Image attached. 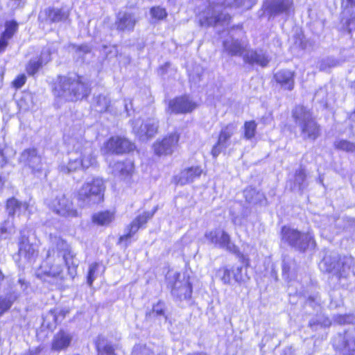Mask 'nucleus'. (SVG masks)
Wrapping results in <instances>:
<instances>
[{"mask_svg":"<svg viewBox=\"0 0 355 355\" xmlns=\"http://www.w3.org/2000/svg\"><path fill=\"white\" fill-rule=\"evenodd\" d=\"M64 263L67 267L69 275L73 279L78 261L69 249L68 244L63 239L55 237L52 239L51 248L46 252L45 260L36 271L37 277L55 287L61 286Z\"/></svg>","mask_w":355,"mask_h":355,"instance_id":"1","label":"nucleus"},{"mask_svg":"<svg viewBox=\"0 0 355 355\" xmlns=\"http://www.w3.org/2000/svg\"><path fill=\"white\" fill-rule=\"evenodd\" d=\"M85 130L80 126H74L64 135V142L70 155L67 165L60 166L61 172L67 174L80 167L87 168L96 164L93 144L83 137Z\"/></svg>","mask_w":355,"mask_h":355,"instance_id":"2","label":"nucleus"},{"mask_svg":"<svg viewBox=\"0 0 355 355\" xmlns=\"http://www.w3.org/2000/svg\"><path fill=\"white\" fill-rule=\"evenodd\" d=\"M90 92L86 79L76 74L58 76L53 87L55 96L71 102L87 97Z\"/></svg>","mask_w":355,"mask_h":355,"instance_id":"3","label":"nucleus"},{"mask_svg":"<svg viewBox=\"0 0 355 355\" xmlns=\"http://www.w3.org/2000/svg\"><path fill=\"white\" fill-rule=\"evenodd\" d=\"M243 2L244 0H208L207 8L199 15L200 26H227L231 17L225 11L226 8L240 7Z\"/></svg>","mask_w":355,"mask_h":355,"instance_id":"4","label":"nucleus"},{"mask_svg":"<svg viewBox=\"0 0 355 355\" xmlns=\"http://www.w3.org/2000/svg\"><path fill=\"white\" fill-rule=\"evenodd\" d=\"M291 116L302 139L315 141L320 136V125L310 109L304 105H296L292 110Z\"/></svg>","mask_w":355,"mask_h":355,"instance_id":"5","label":"nucleus"},{"mask_svg":"<svg viewBox=\"0 0 355 355\" xmlns=\"http://www.w3.org/2000/svg\"><path fill=\"white\" fill-rule=\"evenodd\" d=\"M105 185L99 178L86 181L77 191L76 199L79 207L89 208L103 201Z\"/></svg>","mask_w":355,"mask_h":355,"instance_id":"6","label":"nucleus"},{"mask_svg":"<svg viewBox=\"0 0 355 355\" xmlns=\"http://www.w3.org/2000/svg\"><path fill=\"white\" fill-rule=\"evenodd\" d=\"M282 240L300 252H304L309 248L315 246V242L310 232H302L288 227H284L282 229Z\"/></svg>","mask_w":355,"mask_h":355,"instance_id":"7","label":"nucleus"},{"mask_svg":"<svg viewBox=\"0 0 355 355\" xmlns=\"http://www.w3.org/2000/svg\"><path fill=\"white\" fill-rule=\"evenodd\" d=\"M49 207L58 215L64 218H77L80 214L72 200L65 194H59L48 202Z\"/></svg>","mask_w":355,"mask_h":355,"instance_id":"8","label":"nucleus"},{"mask_svg":"<svg viewBox=\"0 0 355 355\" xmlns=\"http://www.w3.org/2000/svg\"><path fill=\"white\" fill-rule=\"evenodd\" d=\"M205 238L208 243L216 248H223L232 253L237 252V248L231 241L230 234L223 230L215 228L207 231Z\"/></svg>","mask_w":355,"mask_h":355,"instance_id":"9","label":"nucleus"},{"mask_svg":"<svg viewBox=\"0 0 355 355\" xmlns=\"http://www.w3.org/2000/svg\"><path fill=\"white\" fill-rule=\"evenodd\" d=\"M28 287V283L24 279L19 278L16 284L10 286L8 292L0 295V316L11 308L20 294L26 291Z\"/></svg>","mask_w":355,"mask_h":355,"instance_id":"10","label":"nucleus"},{"mask_svg":"<svg viewBox=\"0 0 355 355\" xmlns=\"http://www.w3.org/2000/svg\"><path fill=\"white\" fill-rule=\"evenodd\" d=\"M238 130L236 123H230L222 126L218 137L217 142L213 146L211 154L214 158H216L220 153L226 150L230 146L231 138Z\"/></svg>","mask_w":355,"mask_h":355,"instance_id":"11","label":"nucleus"},{"mask_svg":"<svg viewBox=\"0 0 355 355\" xmlns=\"http://www.w3.org/2000/svg\"><path fill=\"white\" fill-rule=\"evenodd\" d=\"M28 232L26 230L20 231L18 239V256L24 263L35 261L38 255V250L34 244L30 243Z\"/></svg>","mask_w":355,"mask_h":355,"instance_id":"12","label":"nucleus"},{"mask_svg":"<svg viewBox=\"0 0 355 355\" xmlns=\"http://www.w3.org/2000/svg\"><path fill=\"white\" fill-rule=\"evenodd\" d=\"M333 346L343 355H355V328L338 334L333 339Z\"/></svg>","mask_w":355,"mask_h":355,"instance_id":"13","label":"nucleus"},{"mask_svg":"<svg viewBox=\"0 0 355 355\" xmlns=\"http://www.w3.org/2000/svg\"><path fill=\"white\" fill-rule=\"evenodd\" d=\"M19 162L36 176L41 175L44 171V163L35 148L25 149L20 155Z\"/></svg>","mask_w":355,"mask_h":355,"instance_id":"14","label":"nucleus"},{"mask_svg":"<svg viewBox=\"0 0 355 355\" xmlns=\"http://www.w3.org/2000/svg\"><path fill=\"white\" fill-rule=\"evenodd\" d=\"M134 133L141 141H146L153 137L158 130V121L155 118H148L145 121L140 119H135L132 122Z\"/></svg>","mask_w":355,"mask_h":355,"instance_id":"15","label":"nucleus"},{"mask_svg":"<svg viewBox=\"0 0 355 355\" xmlns=\"http://www.w3.org/2000/svg\"><path fill=\"white\" fill-rule=\"evenodd\" d=\"M323 261L327 266L326 270L334 273L339 278H346L349 275L354 264V259L351 257H343L334 262H331L329 257H324Z\"/></svg>","mask_w":355,"mask_h":355,"instance_id":"16","label":"nucleus"},{"mask_svg":"<svg viewBox=\"0 0 355 355\" xmlns=\"http://www.w3.org/2000/svg\"><path fill=\"white\" fill-rule=\"evenodd\" d=\"M264 12L270 17L284 14L289 15L293 9V0H266L263 4Z\"/></svg>","mask_w":355,"mask_h":355,"instance_id":"17","label":"nucleus"},{"mask_svg":"<svg viewBox=\"0 0 355 355\" xmlns=\"http://www.w3.org/2000/svg\"><path fill=\"white\" fill-rule=\"evenodd\" d=\"M179 139V135L174 132L157 141L153 145L155 153L159 156L172 154L178 147Z\"/></svg>","mask_w":355,"mask_h":355,"instance_id":"18","label":"nucleus"},{"mask_svg":"<svg viewBox=\"0 0 355 355\" xmlns=\"http://www.w3.org/2000/svg\"><path fill=\"white\" fill-rule=\"evenodd\" d=\"M223 46L224 51L231 56H243L247 51V45L232 35L223 41Z\"/></svg>","mask_w":355,"mask_h":355,"instance_id":"19","label":"nucleus"},{"mask_svg":"<svg viewBox=\"0 0 355 355\" xmlns=\"http://www.w3.org/2000/svg\"><path fill=\"white\" fill-rule=\"evenodd\" d=\"M137 21L132 13L120 12L116 16L114 23L116 29L120 32H132Z\"/></svg>","mask_w":355,"mask_h":355,"instance_id":"20","label":"nucleus"},{"mask_svg":"<svg viewBox=\"0 0 355 355\" xmlns=\"http://www.w3.org/2000/svg\"><path fill=\"white\" fill-rule=\"evenodd\" d=\"M168 107L171 112L175 114L187 113L194 110L196 104L187 96H180L170 101Z\"/></svg>","mask_w":355,"mask_h":355,"instance_id":"21","label":"nucleus"},{"mask_svg":"<svg viewBox=\"0 0 355 355\" xmlns=\"http://www.w3.org/2000/svg\"><path fill=\"white\" fill-rule=\"evenodd\" d=\"M155 211L156 209L151 212H144V214L137 216L128 227V232L119 238V242H123V241H127L128 239H130L132 236L139 229V227H141L148 221V220L153 216Z\"/></svg>","mask_w":355,"mask_h":355,"instance_id":"22","label":"nucleus"},{"mask_svg":"<svg viewBox=\"0 0 355 355\" xmlns=\"http://www.w3.org/2000/svg\"><path fill=\"white\" fill-rule=\"evenodd\" d=\"M106 148L112 153L122 154L132 150L134 145L125 139L112 137L107 142Z\"/></svg>","mask_w":355,"mask_h":355,"instance_id":"23","label":"nucleus"},{"mask_svg":"<svg viewBox=\"0 0 355 355\" xmlns=\"http://www.w3.org/2000/svg\"><path fill=\"white\" fill-rule=\"evenodd\" d=\"M243 60L250 64H257L262 67L268 65L270 60L261 51L247 50L243 55Z\"/></svg>","mask_w":355,"mask_h":355,"instance_id":"24","label":"nucleus"},{"mask_svg":"<svg viewBox=\"0 0 355 355\" xmlns=\"http://www.w3.org/2000/svg\"><path fill=\"white\" fill-rule=\"evenodd\" d=\"M72 340L70 333L60 330L56 333L52 340L51 349L54 351H61L67 348Z\"/></svg>","mask_w":355,"mask_h":355,"instance_id":"25","label":"nucleus"},{"mask_svg":"<svg viewBox=\"0 0 355 355\" xmlns=\"http://www.w3.org/2000/svg\"><path fill=\"white\" fill-rule=\"evenodd\" d=\"M47 19L51 23L65 21L69 17L70 12L68 9L50 7L44 11Z\"/></svg>","mask_w":355,"mask_h":355,"instance_id":"26","label":"nucleus"},{"mask_svg":"<svg viewBox=\"0 0 355 355\" xmlns=\"http://www.w3.org/2000/svg\"><path fill=\"white\" fill-rule=\"evenodd\" d=\"M110 166L114 175L121 178L128 176L133 170V163L130 160L117 161L110 164Z\"/></svg>","mask_w":355,"mask_h":355,"instance_id":"27","label":"nucleus"},{"mask_svg":"<svg viewBox=\"0 0 355 355\" xmlns=\"http://www.w3.org/2000/svg\"><path fill=\"white\" fill-rule=\"evenodd\" d=\"M147 320H157L159 322H166V306L162 301H159L153 306L152 310L146 313Z\"/></svg>","mask_w":355,"mask_h":355,"instance_id":"28","label":"nucleus"},{"mask_svg":"<svg viewBox=\"0 0 355 355\" xmlns=\"http://www.w3.org/2000/svg\"><path fill=\"white\" fill-rule=\"evenodd\" d=\"M202 170L199 166H192L181 171L178 176V184L184 185L192 182L202 174Z\"/></svg>","mask_w":355,"mask_h":355,"instance_id":"29","label":"nucleus"},{"mask_svg":"<svg viewBox=\"0 0 355 355\" xmlns=\"http://www.w3.org/2000/svg\"><path fill=\"white\" fill-rule=\"evenodd\" d=\"M275 79L284 89L291 90L294 87V73L289 70H281L275 74Z\"/></svg>","mask_w":355,"mask_h":355,"instance_id":"30","label":"nucleus"},{"mask_svg":"<svg viewBox=\"0 0 355 355\" xmlns=\"http://www.w3.org/2000/svg\"><path fill=\"white\" fill-rule=\"evenodd\" d=\"M27 209V203L19 201L15 198H11L7 200L6 209L9 216H19L24 213Z\"/></svg>","mask_w":355,"mask_h":355,"instance_id":"31","label":"nucleus"},{"mask_svg":"<svg viewBox=\"0 0 355 355\" xmlns=\"http://www.w3.org/2000/svg\"><path fill=\"white\" fill-rule=\"evenodd\" d=\"M308 186L306 174L304 168L296 170L293 182H291V189L294 191L302 192Z\"/></svg>","mask_w":355,"mask_h":355,"instance_id":"32","label":"nucleus"},{"mask_svg":"<svg viewBox=\"0 0 355 355\" xmlns=\"http://www.w3.org/2000/svg\"><path fill=\"white\" fill-rule=\"evenodd\" d=\"M98 355H116L114 349L110 342L103 336H98L95 340Z\"/></svg>","mask_w":355,"mask_h":355,"instance_id":"33","label":"nucleus"},{"mask_svg":"<svg viewBox=\"0 0 355 355\" xmlns=\"http://www.w3.org/2000/svg\"><path fill=\"white\" fill-rule=\"evenodd\" d=\"M71 46L74 57L77 59H80L82 61H85L86 56L92 53V46L89 44H71Z\"/></svg>","mask_w":355,"mask_h":355,"instance_id":"34","label":"nucleus"},{"mask_svg":"<svg viewBox=\"0 0 355 355\" xmlns=\"http://www.w3.org/2000/svg\"><path fill=\"white\" fill-rule=\"evenodd\" d=\"M343 15L341 20L343 28L349 33H351L355 31V10L347 12V13H345V11H343Z\"/></svg>","mask_w":355,"mask_h":355,"instance_id":"35","label":"nucleus"},{"mask_svg":"<svg viewBox=\"0 0 355 355\" xmlns=\"http://www.w3.org/2000/svg\"><path fill=\"white\" fill-rule=\"evenodd\" d=\"M331 322L329 318L324 315H317L315 317L310 320L309 327L313 330H317L319 327H327L331 325Z\"/></svg>","mask_w":355,"mask_h":355,"instance_id":"36","label":"nucleus"},{"mask_svg":"<svg viewBox=\"0 0 355 355\" xmlns=\"http://www.w3.org/2000/svg\"><path fill=\"white\" fill-rule=\"evenodd\" d=\"M132 355H166L162 350H153L146 345H137L133 348Z\"/></svg>","mask_w":355,"mask_h":355,"instance_id":"37","label":"nucleus"},{"mask_svg":"<svg viewBox=\"0 0 355 355\" xmlns=\"http://www.w3.org/2000/svg\"><path fill=\"white\" fill-rule=\"evenodd\" d=\"M110 101L105 95L100 94L94 98V106L98 112H103L107 110Z\"/></svg>","mask_w":355,"mask_h":355,"instance_id":"38","label":"nucleus"},{"mask_svg":"<svg viewBox=\"0 0 355 355\" xmlns=\"http://www.w3.org/2000/svg\"><path fill=\"white\" fill-rule=\"evenodd\" d=\"M15 233L13 222L9 219L0 224V239H6Z\"/></svg>","mask_w":355,"mask_h":355,"instance_id":"39","label":"nucleus"},{"mask_svg":"<svg viewBox=\"0 0 355 355\" xmlns=\"http://www.w3.org/2000/svg\"><path fill=\"white\" fill-rule=\"evenodd\" d=\"M340 64V61L332 57H327L321 60L318 63V68L320 71H327L331 68Z\"/></svg>","mask_w":355,"mask_h":355,"instance_id":"40","label":"nucleus"},{"mask_svg":"<svg viewBox=\"0 0 355 355\" xmlns=\"http://www.w3.org/2000/svg\"><path fill=\"white\" fill-rule=\"evenodd\" d=\"M93 222L100 225H107L112 220V214L109 211L99 212L92 217Z\"/></svg>","mask_w":355,"mask_h":355,"instance_id":"41","label":"nucleus"},{"mask_svg":"<svg viewBox=\"0 0 355 355\" xmlns=\"http://www.w3.org/2000/svg\"><path fill=\"white\" fill-rule=\"evenodd\" d=\"M257 124L254 121H246L243 125V137L247 140H250L255 136Z\"/></svg>","mask_w":355,"mask_h":355,"instance_id":"42","label":"nucleus"},{"mask_svg":"<svg viewBox=\"0 0 355 355\" xmlns=\"http://www.w3.org/2000/svg\"><path fill=\"white\" fill-rule=\"evenodd\" d=\"M192 293V286L191 284L189 283V279L184 277V285L180 289V291H178V295H176L177 297H179L180 299H189L191 297Z\"/></svg>","mask_w":355,"mask_h":355,"instance_id":"43","label":"nucleus"},{"mask_svg":"<svg viewBox=\"0 0 355 355\" xmlns=\"http://www.w3.org/2000/svg\"><path fill=\"white\" fill-rule=\"evenodd\" d=\"M335 148L347 153H354L355 143L351 142L345 139L337 140L334 143Z\"/></svg>","mask_w":355,"mask_h":355,"instance_id":"44","label":"nucleus"},{"mask_svg":"<svg viewBox=\"0 0 355 355\" xmlns=\"http://www.w3.org/2000/svg\"><path fill=\"white\" fill-rule=\"evenodd\" d=\"M18 27V24L15 21H8L6 24V30L2 33V36L6 38L7 40L10 39L14 33L17 31Z\"/></svg>","mask_w":355,"mask_h":355,"instance_id":"45","label":"nucleus"},{"mask_svg":"<svg viewBox=\"0 0 355 355\" xmlns=\"http://www.w3.org/2000/svg\"><path fill=\"white\" fill-rule=\"evenodd\" d=\"M42 66L43 64L37 58L31 59L26 66V71L28 75L33 76Z\"/></svg>","mask_w":355,"mask_h":355,"instance_id":"46","label":"nucleus"},{"mask_svg":"<svg viewBox=\"0 0 355 355\" xmlns=\"http://www.w3.org/2000/svg\"><path fill=\"white\" fill-rule=\"evenodd\" d=\"M180 275L179 273H176L174 275V279L175 281L173 283H168V285L171 288V293L173 295L176 296L178 295V291L184 285V279L182 280H180L179 278Z\"/></svg>","mask_w":355,"mask_h":355,"instance_id":"47","label":"nucleus"},{"mask_svg":"<svg viewBox=\"0 0 355 355\" xmlns=\"http://www.w3.org/2000/svg\"><path fill=\"white\" fill-rule=\"evenodd\" d=\"M295 263L293 259L289 257H284L282 263V272L284 275H287L288 276L291 272L292 270L294 269Z\"/></svg>","mask_w":355,"mask_h":355,"instance_id":"48","label":"nucleus"},{"mask_svg":"<svg viewBox=\"0 0 355 355\" xmlns=\"http://www.w3.org/2000/svg\"><path fill=\"white\" fill-rule=\"evenodd\" d=\"M218 273L220 275V279L224 284H230L232 283V281L233 280L232 269L230 270L227 268H223L218 271Z\"/></svg>","mask_w":355,"mask_h":355,"instance_id":"49","label":"nucleus"},{"mask_svg":"<svg viewBox=\"0 0 355 355\" xmlns=\"http://www.w3.org/2000/svg\"><path fill=\"white\" fill-rule=\"evenodd\" d=\"M51 51L49 47L42 49L39 58H36L43 65L51 61Z\"/></svg>","mask_w":355,"mask_h":355,"instance_id":"50","label":"nucleus"},{"mask_svg":"<svg viewBox=\"0 0 355 355\" xmlns=\"http://www.w3.org/2000/svg\"><path fill=\"white\" fill-rule=\"evenodd\" d=\"M335 320L340 324H354L355 316L353 314L339 315L336 316Z\"/></svg>","mask_w":355,"mask_h":355,"instance_id":"51","label":"nucleus"},{"mask_svg":"<svg viewBox=\"0 0 355 355\" xmlns=\"http://www.w3.org/2000/svg\"><path fill=\"white\" fill-rule=\"evenodd\" d=\"M99 264L96 262L92 263L89 266L88 275H87V284L89 286H92L93 284V282L96 279L95 273L98 268Z\"/></svg>","mask_w":355,"mask_h":355,"instance_id":"52","label":"nucleus"},{"mask_svg":"<svg viewBox=\"0 0 355 355\" xmlns=\"http://www.w3.org/2000/svg\"><path fill=\"white\" fill-rule=\"evenodd\" d=\"M150 14L153 17L157 19H163L167 15L165 9L160 7L152 8L150 10Z\"/></svg>","mask_w":355,"mask_h":355,"instance_id":"53","label":"nucleus"},{"mask_svg":"<svg viewBox=\"0 0 355 355\" xmlns=\"http://www.w3.org/2000/svg\"><path fill=\"white\" fill-rule=\"evenodd\" d=\"M321 300L318 295L309 296L306 302V305L318 310L320 308Z\"/></svg>","mask_w":355,"mask_h":355,"instance_id":"54","label":"nucleus"},{"mask_svg":"<svg viewBox=\"0 0 355 355\" xmlns=\"http://www.w3.org/2000/svg\"><path fill=\"white\" fill-rule=\"evenodd\" d=\"M242 270V266L232 267V278L236 282H241L243 281Z\"/></svg>","mask_w":355,"mask_h":355,"instance_id":"55","label":"nucleus"},{"mask_svg":"<svg viewBox=\"0 0 355 355\" xmlns=\"http://www.w3.org/2000/svg\"><path fill=\"white\" fill-rule=\"evenodd\" d=\"M342 7L345 13L355 10V0H343Z\"/></svg>","mask_w":355,"mask_h":355,"instance_id":"56","label":"nucleus"},{"mask_svg":"<svg viewBox=\"0 0 355 355\" xmlns=\"http://www.w3.org/2000/svg\"><path fill=\"white\" fill-rule=\"evenodd\" d=\"M47 317L49 318H52L55 323H57L60 317L63 318L64 317V313L63 311H60L59 315H57L55 311H49Z\"/></svg>","mask_w":355,"mask_h":355,"instance_id":"57","label":"nucleus"},{"mask_svg":"<svg viewBox=\"0 0 355 355\" xmlns=\"http://www.w3.org/2000/svg\"><path fill=\"white\" fill-rule=\"evenodd\" d=\"M26 76L25 75H21L18 76L15 80H14V85L17 88L21 87L26 83Z\"/></svg>","mask_w":355,"mask_h":355,"instance_id":"58","label":"nucleus"},{"mask_svg":"<svg viewBox=\"0 0 355 355\" xmlns=\"http://www.w3.org/2000/svg\"><path fill=\"white\" fill-rule=\"evenodd\" d=\"M8 41L6 38H4L2 35L0 37V52L4 51L6 47L8 45Z\"/></svg>","mask_w":355,"mask_h":355,"instance_id":"59","label":"nucleus"},{"mask_svg":"<svg viewBox=\"0 0 355 355\" xmlns=\"http://www.w3.org/2000/svg\"><path fill=\"white\" fill-rule=\"evenodd\" d=\"M187 355H209V354H207L205 352H195V353H192V354H189Z\"/></svg>","mask_w":355,"mask_h":355,"instance_id":"60","label":"nucleus"},{"mask_svg":"<svg viewBox=\"0 0 355 355\" xmlns=\"http://www.w3.org/2000/svg\"><path fill=\"white\" fill-rule=\"evenodd\" d=\"M3 185V182L2 180V178L0 177V189L2 188Z\"/></svg>","mask_w":355,"mask_h":355,"instance_id":"61","label":"nucleus"},{"mask_svg":"<svg viewBox=\"0 0 355 355\" xmlns=\"http://www.w3.org/2000/svg\"><path fill=\"white\" fill-rule=\"evenodd\" d=\"M322 92V89H320V91H318V92L315 93V96H317L319 94V93H320V92Z\"/></svg>","mask_w":355,"mask_h":355,"instance_id":"62","label":"nucleus"},{"mask_svg":"<svg viewBox=\"0 0 355 355\" xmlns=\"http://www.w3.org/2000/svg\"><path fill=\"white\" fill-rule=\"evenodd\" d=\"M103 48H104L105 49H106L107 48V46H103Z\"/></svg>","mask_w":355,"mask_h":355,"instance_id":"63","label":"nucleus"}]
</instances>
